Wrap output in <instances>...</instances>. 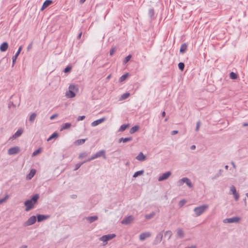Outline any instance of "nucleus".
<instances>
[{"label":"nucleus","instance_id":"obj_36","mask_svg":"<svg viewBox=\"0 0 248 248\" xmlns=\"http://www.w3.org/2000/svg\"><path fill=\"white\" fill-rule=\"evenodd\" d=\"M36 116V114L35 113H32L30 117V121L31 122H33L34 120V119H35Z\"/></svg>","mask_w":248,"mask_h":248},{"label":"nucleus","instance_id":"obj_42","mask_svg":"<svg viewBox=\"0 0 248 248\" xmlns=\"http://www.w3.org/2000/svg\"><path fill=\"white\" fill-rule=\"evenodd\" d=\"M115 51H116V49H115V48H114H114H112L110 50V56H112V55L114 54V53L115 52Z\"/></svg>","mask_w":248,"mask_h":248},{"label":"nucleus","instance_id":"obj_58","mask_svg":"<svg viewBox=\"0 0 248 248\" xmlns=\"http://www.w3.org/2000/svg\"><path fill=\"white\" fill-rule=\"evenodd\" d=\"M228 166H225V169H228Z\"/></svg>","mask_w":248,"mask_h":248},{"label":"nucleus","instance_id":"obj_21","mask_svg":"<svg viewBox=\"0 0 248 248\" xmlns=\"http://www.w3.org/2000/svg\"><path fill=\"white\" fill-rule=\"evenodd\" d=\"M48 218V216H46L44 215H39L37 216V220L38 222L41 221L44 219H46Z\"/></svg>","mask_w":248,"mask_h":248},{"label":"nucleus","instance_id":"obj_35","mask_svg":"<svg viewBox=\"0 0 248 248\" xmlns=\"http://www.w3.org/2000/svg\"><path fill=\"white\" fill-rule=\"evenodd\" d=\"M230 78H232V79H236L237 78V76L236 75V74L233 72H231L230 73Z\"/></svg>","mask_w":248,"mask_h":248},{"label":"nucleus","instance_id":"obj_13","mask_svg":"<svg viewBox=\"0 0 248 248\" xmlns=\"http://www.w3.org/2000/svg\"><path fill=\"white\" fill-rule=\"evenodd\" d=\"M105 120H106L105 118H104V117L102 118L101 119H99L98 120L93 121L91 125L92 126H95L101 124L103 122H104L105 121Z\"/></svg>","mask_w":248,"mask_h":248},{"label":"nucleus","instance_id":"obj_20","mask_svg":"<svg viewBox=\"0 0 248 248\" xmlns=\"http://www.w3.org/2000/svg\"><path fill=\"white\" fill-rule=\"evenodd\" d=\"M136 158L140 161H143L145 159V156L142 153H140V154L136 157Z\"/></svg>","mask_w":248,"mask_h":248},{"label":"nucleus","instance_id":"obj_18","mask_svg":"<svg viewBox=\"0 0 248 248\" xmlns=\"http://www.w3.org/2000/svg\"><path fill=\"white\" fill-rule=\"evenodd\" d=\"M36 170L35 169H31L29 174L27 176L26 178L28 180H31L35 174Z\"/></svg>","mask_w":248,"mask_h":248},{"label":"nucleus","instance_id":"obj_44","mask_svg":"<svg viewBox=\"0 0 248 248\" xmlns=\"http://www.w3.org/2000/svg\"><path fill=\"white\" fill-rule=\"evenodd\" d=\"M186 202V201L182 200L179 202V204L180 206H182L184 205Z\"/></svg>","mask_w":248,"mask_h":248},{"label":"nucleus","instance_id":"obj_41","mask_svg":"<svg viewBox=\"0 0 248 248\" xmlns=\"http://www.w3.org/2000/svg\"><path fill=\"white\" fill-rule=\"evenodd\" d=\"M71 69V67L70 66H67L66 67L65 69H64V72L65 73H67V72H69Z\"/></svg>","mask_w":248,"mask_h":248},{"label":"nucleus","instance_id":"obj_32","mask_svg":"<svg viewBox=\"0 0 248 248\" xmlns=\"http://www.w3.org/2000/svg\"><path fill=\"white\" fill-rule=\"evenodd\" d=\"M9 196L8 195H5L4 198L0 199V204L5 202H6V201L8 199Z\"/></svg>","mask_w":248,"mask_h":248},{"label":"nucleus","instance_id":"obj_9","mask_svg":"<svg viewBox=\"0 0 248 248\" xmlns=\"http://www.w3.org/2000/svg\"><path fill=\"white\" fill-rule=\"evenodd\" d=\"M134 219V217L131 216H128V217H125L122 221V223L123 224H128L129 223H130Z\"/></svg>","mask_w":248,"mask_h":248},{"label":"nucleus","instance_id":"obj_12","mask_svg":"<svg viewBox=\"0 0 248 248\" xmlns=\"http://www.w3.org/2000/svg\"><path fill=\"white\" fill-rule=\"evenodd\" d=\"M151 236V233L149 232L142 233L140 235V239L141 241L144 240L147 238Z\"/></svg>","mask_w":248,"mask_h":248},{"label":"nucleus","instance_id":"obj_39","mask_svg":"<svg viewBox=\"0 0 248 248\" xmlns=\"http://www.w3.org/2000/svg\"><path fill=\"white\" fill-rule=\"evenodd\" d=\"M131 55H129L128 56H127L126 57H125L124 61V63H127L129 60L130 59H131Z\"/></svg>","mask_w":248,"mask_h":248},{"label":"nucleus","instance_id":"obj_59","mask_svg":"<svg viewBox=\"0 0 248 248\" xmlns=\"http://www.w3.org/2000/svg\"><path fill=\"white\" fill-rule=\"evenodd\" d=\"M26 246H24L23 248H26Z\"/></svg>","mask_w":248,"mask_h":248},{"label":"nucleus","instance_id":"obj_50","mask_svg":"<svg viewBox=\"0 0 248 248\" xmlns=\"http://www.w3.org/2000/svg\"><path fill=\"white\" fill-rule=\"evenodd\" d=\"M154 215H151L150 216H148V215H146V218L149 219V218H151Z\"/></svg>","mask_w":248,"mask_h":248},{"label":"nucleus","instance_id":"obj_26","mask_svg":"<svg viewBox=\"0 0 248 248\" xmlns=\"http://www.w3.org/2000/svg\"><path fill=\"white\" fill-rule=\"evenodd\" d=\"M177 234L179 237L182 238L184 236V233L182 229H178L177 231Z\"/></svg>","mask_w":248,"mask_h":248},{"label":"nucleus","instance_id":"obj_48","mask_svg":"<svg viewBox=\"0 0 248 248\" xmlns=\"http://www.w3.org/2000/svg\"><path fill=\"white\" fill-rule=\"evenodd\" d=\"M86 156V155L85 154H82L79 155V158H82Z\"/></svg>","mask_w":248,"mask_h":248},{"label":"nucleus","instance_id":"obj_10","mask_svg":"<svg viewBox=\"0 0 248 248\" xmlns=\"http://www.w3.org/2000/svg\"><path fill=\"white\" fill-rule=\"evenodd\" d=\"M170 174L171 172L170 171H168L163 173L161 176H160L158 178V181H161L167 179L170 175Z\"/></svg>","mask_w":248,"mask_h":248},{"label":"nucleus","instance_id":"obj_54","mask_svg":"<svg viewBox=\"0 0 248 248\" xmlns=\"http://www.w3.org/2000/svg\"><path fill=\"white\" fill-rule=\"evenodd\" d=\"M165 114H166V113H165V111H163V112H162V116H163V117H165Z\"/></svg>","mask_w":248,"mask_h":248},{"label":"nucleus","instance_id":"obj_8","mask_svg":"<svg viewBox=\"0 0 248 248\" xmlns=\"http://www.w3.org/2000/svg\"><path fill=\"white\" fill-rule=\"evenodd\" d=\"M240 218L238 217H235L232 218H226L224 220V223H233L238 222L240 221Z\"/></svg>","mask_w":248,"mask_h":248},{"label":"nucleus","instance_id":"obj_49","mask_svg":"<svg viewBox=\"0 0 248 248\" xmlns=\"http://www.w3.org/2000/svg\"><path fill=\"white\" fill-rule=\"evenodd\" d=\"M81 165V164H77V165H76L75 170H78L80 167Z\"/></svg>","mask_w":248,"mask_h":248},{"label":"nucleus","instance_id":"obj_53","mask_svg":"<svg viewBox=\"0 0 248 248\" xmlns=\"http://www.w3.org/2000/svg\"><path fill=\"white\" fill-rule=\"evenodd\" d=\"M111 78V75H109L107 77V79H109Z\"/></svg>","mask_w":248,"mask_h":248},{"label":"nucleus","instance_id":"obj_15","mask_svg":"<svg viewBox=\"0 0 248 248\" xmlns=\"http://www.w3.org/2000/svg\"><path fill=\"white\" fill-rule=\"evenodd\" d=\"M230 190L234 195L235 200H237L239 198V195L238 193L236 192L235 187L233 186H231L230 187Z\"/></svg>","mask_w":248,"mask_h":248},{"label":"nucleus","instance_id":"obj_51","mask_svg":"<svg viewBox=\"0 0 248 248\" xmlns=\"http://www.w3.org/2000/svg\"><path fill=\"white\" fill-rule=\"evenodd\" d=\"M195 148H196V146H195V145H192V146H191V149L192 150H194V149H195Z\"/></svg>","mask_w":248,"mask_h":248},{"label":"nucleus","instance_id":"obj_27","mask_svg":"<svg viewBox=\"0 0 248 248\" xmlns=\"http://www.w3.org/2000/svg\"><path fill=\"white\" fill-rule=\"evenodd\" d=\"M130 96V93H124L122 96H121L120 100H123L126 98H127Z\"/></svg>","mask_w":248,"mask_h":248},{"label":"nucleus","instance_id":"obj_40","mask_svg":"<svg viewBox=\"0 0 248 248\" xmlns=\"http://www.w3.org/2000/svg\"><path fill=\"white\" fill-rule=\"evenodd\" d=\"M40 152H41V149H39L35 151L34 152H33V153H32V155L35 156V155H37L38 154H39Z\"/></svg>","mask_w":248,"mask_h":248},{"label":"nucleus","instance_id":"obj_31","mask_svg":"<svg viewBox=\"0 0 248 248\" xmlns=\"http://www.w3.org/2000/svg\"><path fill=\"white\" fill-rule=\"evenodd\" d=\"M143 170L138 171L134 174L133 177L135 178L139 175H141L143 174Z\"/></svg>","mask_w":248,"mask_h":248},{"label":"nucleus","instance_id":"obj_38","mask_svg":"<svg viewBox=\"0 0 248 248\" xmlns=\"http://www.w3.org/2000/svg\"><path fill=\"white\" fill-rule=\"evenodd\" d=\"M58 137V134L56 133H53L48 139L47 140H50L51 139L54 138H57Z\"/></svg>","mask_w":248,"mask_h":248},{"label":"nucleus","instance_id":"obj_4","mask_svg":"<svg viewBox=\"0 0 248 248\" xmlns=\"http://www.w3.org/2000/svg\"><path fill=\"white\" fill-rule=\"evenodd\" d=\"M101 156H102L104 158H106V155H105V152L104 150L100 151L97 153H96L95 154L93 155L91 158H89L87 161H90L92 160H93L94 159H95L97 157H100Z\"/></svg>","mask_w":248,"mask_h":248},{"label":"nucleus","instance_id":"obj_34","mask_svg":"<svg viewBox=\"0 0 248 248\" xmlns=\"http://www.w3.org/2000/svg\"><path fill=\"white\" fill-rule=\"evenodd\" d=\"M178 67L181 70V71H183L184 70V67H185V64L183 62H180L178 64Z\"/></svg>","mask_w":248,"mask_h":248},{"label":"nucleus","instance_id":"obj_37","mask_svg":"<svg viewBox=\"0 0 248 248\" xmlns=\"http://www.w3.org/2000/svg\"><path fill=\"white\" fill-rule=\"evenodd\" d=\"M127 127H128V125L123 124V125H121L119 130L121 131H124L126 129V128Z\"/></svg>","mask_w":248,"mask_h":248},{"label":"nucleus","instance_id":"obj_11","mask_svg":"<svg viewBox=\"0 0 248 248\" xmlns=\"http://www.w3.org/2000/svg\"><path fill=\"white\" fill-rule=\"evenodd\" d=\"M36 220V218L35 216H32L26 222V225L30 226L33 224Z\"/></svg>","mask_w":248,"mask_h":248},{"label":"nucleus","instance_id":"obj_22","mask_svg":"<svg viewBox=\"0 0 248 248\" xmlns=\"http://www.w3.org/2000/svg\"><path fill=\"white\" fill-rule=\"evenodd\" d=\"M71 124L70 123H65L63 124H62L61 130L62 131L65 129H68L71 127Z\"/></svg>","mask_w":248,"mask_h":248},{"label":"nucleus","instance_id":"obj_24","mask_svg":"<svg viewBox=\"0 0 248 248\" xmlns=\"http://www.w3.org/2000/svg\"><path fill=\"white\" fill-rule=\"evenodd\" d=\"M139 129V126L138 125H135L132 127L130 130V133L131 134H133L136 131H137Z\"/></svg>","mask_w":248,"mask_h":248},{"label":"nucleus","instance_id":"obj_5","mask_svg":"<svg viewBox=\"0 0 248 248\" xmlns=\"http://www.w3.org/2000/svg\"><path fill=\"white\" fill-rule=\"evenodd\" d=\"M115 234H109L103 235L100 238V240L103 242L107 243L108 241L110 240L115 237Z\"/></svg>","mask_w":248,"mask_h":248},{"label":"nucleus","instance_id":"obj_45","mask_svg":"<svg viewBox=\"0 0 248 248\" xmlns=\"http://www.w3.org/2000/svg\"><path fill=\"white\" fill-rule=\"evenodd\" d=\"M200 126V123L199 122H198L197 123V126H196V131L199 130Z\"/></svg>","mask_w":248,"mask_h":248},{"label":"nucleus","instance_id":"obj_47","mask_svg":"<svg viewBox=\"0 0 248 248\" xmlns=\"http://www.w3.org/2000/svg\"><path fill=\"white\" fill-rule=\"evenodd\" d=\"M178 133V131L173 130L171 132V135H174Z\"/></svg>","mask_w":248,"mask_h":248},{"label":"nucleus","instance_id":"obj_43","mask_svg":"<svg viewBox=\"0 0 248 248\" xmlns=\"http://www.w3.org/2000/svg\"><path fill=\"white\" fill-rule=\"evenodd\" d=\"M84 118H85V116H81L78 117L77 120L78 121H82L84 119Z\"/></svg>","mask_w":248,"mask_h":248},{"label":"nucleus","instance_id":"obj_56","mask_svg":"<svg viewBox=\"0 0 248 248\" xmlns=\"http://www.w3.org/2000/svg\"><path fill=\"white\" fill-rule=\"evenodd\" d=\"M232 165L233 167L234 168H235V165L234 164V163L233 162H232Z\"/></svg>","mask_w":248,"mask_h":248},{"label":"nucleus","instance_id":"obj_2","mask_svg":"<svg viewBox=\"0 0 248 248\" xmlns=\"http://www.w3.org/2000/svg\"><path fill=\"white\" fill-rule=\"evenodd\" d=\"M78 91V88L74 85H70L69 87V92L66 93V96L69 98H73L75 96V92Z\"/></svg>","mask_w":248,"mask_h":248},{"label":"nucleus","instance_id":"obj_6","mask_svg":"<svg viewBox=\"0 0 248 248\" xmlns=\"http://www.w3.org/2000/svg\"><path fill=\"white\" fill-rule=\"evenodd\" d=\"M184 183H186L188 186L190 187H192V184L190 181L187 178H183V179L180 180L178 182V186H182Z\"/></svg>","mask_w":248,"mask_h":248},{"label":"nucleus","instance_id":"obj_52","mask_svg":"<svg viewBox=\"0 0 248 248\" xmlns=\"http://www.w3.org/2000/svg\"><path fill=\"white\" fill-rule=\"evenodd\" d=\"M85 0H80V3L82 4L85 1Z\"/></svg>","mask_w":248,"mask_h":248},{"label":"nucleus","instance_id":"obj_16","mask_svg":"<svg viewBox=\"0 0 248 248\" xmlns=\"http://www.w3.org/2000/svg\"><path fill=\"white\" fill-rule=\"evenodd\" d=\"M22 49V46H20L19 48H18V51H17V52L16 53V55L15 56H14L13 57V66L14 65L16 61V60L18 57V56L19 55V54H20L21 50Z\"/></svg>","mask_w":248,"mask_h":248},{"label":"nucleus","instance_id":"obj_25","mask_svg":"<svg viewBox=\"0 0 248 248\" xmlns=\"http://www.w3.org/2000/svg\"><path fill=\"white\" fill-rule=\"evenodd\" d=\"M187 48V45L186 44H183L181 45L180 51L182 53H184Z\"/></svg>","mask_w":248,"mask_h":248},{"label":"nucleus","instance_id":"obj_57","mask_svg":"<svg viewBox=\"0 0 248 248\" xmlns=\"http://www.w3.org/2000/svg\"><path fill=\"white\" fill-rule=\"evenodd\" d=\"M248 125V124H243V125H244V126H247Z\"/></svg>","mask_w":248,"mask_h":248},{"label":"nucleus","instance_id":"obj_46","mask_svg":"<svg viewBox=\"0 0 248 248\" xmlns=\"http://www.w3.org/2000/svg\"><path fill=\"white\" fill-rule=\"evenodd\" d=\"M58 115L57 114H54V115H52V116L50 117V119L51 120H53V119H54L55 118L57 117L58 116Z\"/></svg>","mask_w":248,"mask_h":248},{"label":"nucleus","instance_id":"obj_7","mask_svg":"<svg viewBox=\"0 0 248 248\" xmlns=\"http://www.w3.org/2000/svg\"><path fill=\"white\" fill-rule=\"evenodd\" d=\"M19 151H20L19 148L17 146H15V147L10 148L8 150V154L9 155H15V154L18 153L19 152Z\"/></svg>","mask_w":248,"mask_h":248},{"label":"nucleus","instance_id":"obj_30","mask_svg":"<svg viewBox=\"0 0 248 248\" xmlns=\"http://www.w3.org/2000/svg\"><path fill=\"white\" fill-rule=\"evenodd\" d=\"M127 77H128V74H126L123 75L119 78V81L120 82H122V81H124V80L126 79V78H127Z\"/></svg>","mask_w":248,"mask_h":248},{"label":"nucleus","instance_id":"obj_33","mask_svg":"<svg viewBox=\"0 0 248 248\" xmlns=\"http://www.w3.org/2000/svg\"><path fill=\"white\" fill-rule=\"evenodd\" d=\"M132 140L131 138H121L120 140V141H123V142H126L128 141H130Z\"/></svg>","mask_w":248,"mask_h":248},{"label":"nucleus","instance_id":"obj_28","mask_svg":"<svg viewBox=\"0 0 248 248\" xmlns=\"http://www.w3.org/2000/svg\"><path fill=\"white\" fill-rule=\"evenodd\" d=\"M171 235H172V232L170 231L166 232L165 233V235H164L165 237H167L168 238V239H170V237L171 236Z\"/></svg>","mask_w":248,"mask_h":248},{"label":"nucleus","instance_id":"obj_55","mask_svg":"<svg viewBox=\"0 0 248 248\" xmlns=\"http://www.w3.org/2000/svg\"><path fill=\"white\" fill-rule=\"evenodd\" d=\"M81 35H82V33L80 32V33L78 35V39L80 38V37L81 36Z\"/></svg>","mask_w":248,"mask_h":248},{"label":"nucleus","instance_id":"obj_3","mask_svg":"<svg viewBox=\"0 0 248 248\" xmlns=\"http://www.w3.org/2000/svg\"><path fill=\"white\" fill-rule=\"evenodd\" d=\"M208 205H203L198 207H196L194 209V211L196 213L197 216H199L202 214L207 209H208Z\"/></svg>","mask_w":248,"mask_h":248},{"label":"nucleus","instance_id":"obj_29","mask_svg":"<svg viewBox=\"0 0 248 248\" xmlns=\"http://www.w3.org/2000/svg\"><path fill=\"white\" fill-rule=\"evenodd\" d=\"M97 216H93V217H89L87 218V220L90 222H93L94 221L97 220Z\"/></svg>","mask_w":248,"mask_h":248},{"label":"nucleus","instance_id":"obj_14","mask_svg":"<svg viewBox=\"0 0 248 248\" xmlns=\"http://www.w3.org/2000/svg\"><path fill=\"white\" fill-rule=\"evenodd\" d=\"M52 3V1L51 0H46L43 3L41 10L43 11L45 9L49 6L50 4Z\"/></svg>","mask_w":248,"mask_h":248},{"label":"nucleus","instance_id":"obj_1","mask_svg":"<svg viewBox=\"0 0 248 248\" xmlns=\"http://www.w3.org/2000/svg\"><path fill=\"white\" fill-rule=\"evenodd\" d=\"M39 198V196L38 194H36L33 196L31 199L27 200L25 202V205L26 206V211H29L31 208H33L34 205L37 202L38 199Z\"/></svg>","mask_w":248,"mask_h":248},{"label":"nucleus","instance_id":"obj_17","mask_svg":"<svg viewBox=\"0 0 248 248\" xmlns=\"http://www.w3.org/2000/svg\"><path fill=\"white\" fill-rule=\"evenodd\" d=\"M8 47V43L7 42H4L0 46V50L2 52H4L7 50Z\"/></svg>","mask_w":248,"mask_h":248},{"label":"nucleus","instance_id":"obj_23","mask_svg":"<svg viewBox=\"0 0 248 248\" xmlns=\"http://www.w3.org/2000/svg\"><path fill=\"white\" fill-rule=\"evenodd\" d=\"M86 140V139H80L77 140L75 141V144L76 145H79L80 144H83Z\"/></svg>","mask_w":248,"mask_h":248},{"label":"nucleus","instance_id":"obj_19","mask_svg":"<svg viewBox=\"0 0 248 248\" xmlns=\"http://www.w3.org/2000/svg\"><path fill=\"white\" fill-rule=\"evenodd\" d=\"M23 131V130L22 129H18L13 136V138H16L17 137L20 136L22 135Z\"/></svg>","mask_w":248,"mask_h":248}]
</instances>
